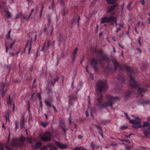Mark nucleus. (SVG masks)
<instances>
[{
    "instance_id": "44",
    "label": "nucleus",
    "mask_w": 150,
    "mask_h": 150,
    "mask_svg": "<svg viewBox=\"0 0 150 150\" xmlns=\"http://www.w3.org/2000/svg\"><path fill=\"white\" fill-rule=\"evenodd\" d=\"M2 92V96H3L4 95L5 93V92L4 91V89H2L1 90Z\"/></svg>"
},
{
    "instance_id": "25",
    "label": "nucleus",
    "mask_w": 150,
    "mask_h": 150,
    "mask_svg": "<svg viewBox=\"0 0 150 150\" xmlns=\"http://www.w3.org/2000/svg\"><path fill=\"white\" fill-rule=\"evenodd\" d=\"M15 123V129L16 130H17L18 128V122L16 120Z\"/></svg>"
},
{
    "instance_id": "42",
    "label": "nucleus",
    "mask_w": 150,
    "mask_h": 150,
    "mask_svg": "<svg viewBox=\"0 0 150 150\" xmlns=\"http://www.w3.org/2000/svg\"><path fill=\"white\" fill-rule=\"evenodd\" d=\"M131 4V3H130L127 6V8L129 10H130L131 8L130 7V5Z\"/></svg>"
},
{
    "instance_id": "20",
    "label": "nucleus",
    "mask_w": 150,
    "mask_h": 150,
    "mask_svg": "<svg viewBox=\"0 0 150 150\" xmlns=\"http://www.w3.org/2000/svg\"><path fill=\"white\" fill-rule=\"evenodd\" d=\"M42 145V144L40 142H37L36 145L35 147V149H36L37 148H39Z\"/></svg>"
},
{
    "instance_id": "39",
    "label": "nucleus",
    "mask_w": 150,
    "mask_h": 150,
    "mask_svg": "<svg viewBox=\"0 0 150 150\" xmlns=\"http://www.w3.org/2000/svg\"><path fill=\"white\" fill-rule=\"evenodd\" d=\"M134 135V134H132V133H131L128 136H127V135H125V137H126V138H130V136L131 135Z\"/></svg>"
},
{
    "instance_id": "17",
    "label": "nucleus",
    "mask_w": 150,
    "mask_h": 150,
    "mask_svg": "<svg viewBox=\"0 0 150 150\" xmlns=\"http://www.w3.org/2000/svg\"><path fill=\"white\" fill-rule=\"evenodd\" d=\"M112 60L114 64V66L115 67V70H116V67L118 66V64L117 63V61L115 58H114L112 59Z\"/></svg>"
},
{
    "instance_id": "59",
    "label": "nucleus",
    "mask_w": 150,
    "mask_h": 150,
    "mask_svg": "<svg viewBox=\"0 0 150 150\" xmlns=\"http://www.w3.org/2000/svg\"><path fill=\"white\" fill-rule=\"evenodd\" d=\"M141 23V22L140 21H139L138 23H137V25H138V26H139V25Z\"/></svg>"
},
{
    "instance_id": "46",
    "label": "nucleus",
    "mask_w": 150,
    "mask_h": 150,
    "mask_svg": "<svg viewBox=\"0 0 150 150\" xmlns=\"http://www.w3.org/2000/svg\"><path fill=\"white\" fill-rule=\"evenodd\" d=\"M134 28H135V30L137 34L139 33V32L137 30V27L135 26Z\"/></svg>"
},
{
    "instance_id": "27",
    "label": "nucleus",
    "mask_w": 150,
    "mask_h": 150,
    "mask_svg": "<svg viewBox=\"0 0 150 150\" xmlns=\"http://www.w3.org/2000/svg\"><path fill=\"white\" fill-rule=\"evenodd\" d=\"M114 19H112L111 22H113L115 23L116 26L117 25V18L114 17Z\"/></svg>"
},
{
    "instance_id": "49",
    "label": "nucleus",
    "mask_w": 150,
    "mask_h": 150,
    "mask_svg": "<svg viewBox=\"0 0 150 150\" xmlns=\"http://www.w3.org/2000/svg\"><path fill=\"white\" fill-rule=\"evenodd\" d=\"M126 148L127 149V150H131V148L130 147L128 146H127L126 147Z\"/></svg>"
},
{
    "instance_id": "62",
    "label": "nucleus",
    "mask_w": 150,
    "mask_h": 150,
    "mask_svg": "<svg viewBox=\"0 0 150 150\" xmlns=\"http://www.w3.org/2000/svg\"><path fill=\"white\" fill-rule=\"evenodd\" d=\"M73 85V82H72V85L71 86V87L72 88H74V86Z\"/></svg>"
},
{
    "instance_id": "1",
    "label": "nucleus",
    "mask_w": 150,
    "mask_h": 150,
    "mask_svg": "<svg viewBox=\"0 0 150 150\" xmlns=\"http://www.w3.org/2000/svg\"><path fill=\"white\" fill-rule=\"evenodd\" d=\"M107 88L106 82L105 80L99 81L97 83L96 89L97 91L96 94L99 96H98V98L97 100V102L96 103L97 105L99 108H103L106 106H110L112 108V102L117 100L116 97L110 96L105 100H103L101 93Z\"/></svg>"
},
{
    "instance_id": "9",
    "label": "nucleus",
    "mask_w": 150,
    "mask_h": 150,
    "mask_svg": "<svg viewBox=\"0 0 150 150\" xmlns=\"http://www.w3.org/2000/svg\"><path fill=\"white\" fill-rule=\"evenodd\" d=\"M31 47L32 45L31 43H27L26 44V47L24 50V52H25L26 50H28V53L29 54L30 53Z\"/></svg>"
},
{
    "instance_id": "43",
    "label": "nucleus",
    "mask_w": 150,
    "mask_h": 150,
    "mask_svg": "<svg viewBox=\"0 0 150 150\" xmlns=\"http://www.w3.org/2000/svg\"><path fill=\"white\" fill-rule=\"evenodd\" d=\"M137 51L139 52L140 53L141 52H142L141 50V49H140L139 48H137Z\"/></svg>"
},
{
    "instance_id": "33",
    "label": "nucleus",
    "mask_w": 150,
    "mask_h": 150,
    "mask_svg": "<svg viewBox=\"0 0 150 150\" xmlns=\"http://www.w3.org/2000/svg\"><path fill=\"white\" fill-rule=\"evenodd\" d=\"M76 54H73L72 57L73 58L72 61L74 62V59L76 57Z\"/></svg>"
},
{
    "instance_id": "36",
    "label": "nucleus",
    "mask_w": 150,
    "mask_h": 150,
    "mask_svg": "<svg viewBox=\"0 0 150 150\" xmlns=\"http://www.w3.org/2000/svg\"><path fill=\"white\" fill-rule=\"evenodd\" d=\"M91 146L93 150H94L95 144L93 143H92L91 144Z\"/></svg>"
},
{
    "instance_id": "40",
    "label": "nucleus",
    "mask_w": 150,
    "mask_h": 150,
    "mask_svg": "<svg viewBox=\"0 0 150 150\" xmlns=\"http://www.w3.org/2000/svg\"><path fill=\"white\" fill-rule=\"evenodd\" d=\"M61 127L63 129L64 131V132H65L66 131V128H65V126H61Z\"/></svg>"
},
{
    "instance_id": "4",
    "label": "nucleus",
    "mask_w": 150,
    "mask_h": 150,
    "mask_svg": "<svg viewBox=\"0 0 150 150\" xmlns=\"http://www.w3.org/2000/svg\"><path fill=\"white\" fill-rule=\"evenodd\" d=\"M25 139L24 137H22L19 140L13 139L12 140L11 145L12 147L21 146L23 144Z\"/></svg>"
},
{
    "instance_id": "31",
    "label": "nucleus",
    "mask_w": 150,
    "mask_h": 150,
    "mask_svg": "<svg viewBox=\"0 0 150 150\" xmlns=\"http://www.w3.org/2000/svg\"><path fill=\"white\" fill-rule=\"evenodd\" d=\"M32 13H31L28 16V17H25L24 18V19H26V20H28V19H29V18H30V16L31 15H32Z\"/></svg>"
},
{
    "instance_id": "54",
    "label": "nucleus",
    "mask_w": 150,
    "mask_h": 150,
    "mask_svg": "<svg viewBox=\"0 0 150 150\" xmlns=\"http://www.w3.org/2000/svg\"><path fill=\"white\" fill-rule=\"evenodd\" d=\"M52 108H53L54 109V111L55 112H56L57 111V110H56V109L54 107V106L53 105V106H52Z\"/></svg>"
},
{
    "instance_id": "29",
    "label": "nucleus",
    "mask_w": 150,
    "mask_h": 150,
    "mask_svg": "<svg viewBox=\"0 0 150 150\" xmlns=\"http://www.w3.org/2000/svg\"><path fill=\"white\" fill-rule=\"evenodd\" d=\"M16 42V41H14L10 45V47H9V48L10 49H11L12 47H13V45H14V44H15Z\"/></svg>"
},
{
    "instance_id": "41",
    "label": "nucleus",
    "mask_w": 150,
    "mask_h": 150,
    "mask_svg": "<svg viewBox=\"0 0 150 150\" xmlns=\"http://www.w3.org/2000/svg\"><path fill=\"white\" fill-rule=\"evenodd\" d=\"M41 124L42 125V126L44 127L46 126L47 125L46 123L43 122H42Z\"/></svg>"
},
{
    "instance_id": "14",
    "label": "nucleus",
    "mask_w": 150,
    "mask_h": 150,
    "mask_svg": "<svg viewBox=\"0 0 150 150\" xmlns=\"http://www.w3.org/2000/svg\"><path fill=\"white\" fill-rule=\"evenodd\" d=\"M51 79H49V80H50V82L52 83V85L54 86L55 83V82L57 81H58L59 79V77L58 76H57L56 78L54 79L52 78V77L51 76Z\"/></svg>"
},
{
    "instance_id": "55",
    "label": "nucleus",
    "mask_w": 150,
    "mask_h": 150,
    "mask_svg": "<svg viewBox=\"0 0 150 150\" xmlns=\"http://www.w3.org/2000/svg\"><path fill=\"white\" fill-rule=\"evenodd\" d=\"M88 102H89V103L90 104V97L89 96H88Z\"/></svg>"
},
{
    "instance_id": "22",
    "label": "nucleus",
    "mask_w": 150,
    "mask_h": 150,
    "mask_svg": "<svg viewBox=\"0 0 150 150\" xmlns=\"http://www.w3.org/2000/svg\"><path fill=\"white\" fill-rule=\"evenodd\" d=\"M46 146V148H47V147H53L52 148H53L54 147H55L54 145V144L52 143L48 144H47L46 146Z\"/></svg>"
},
{
    "instance_id": "51",
    "label": "nucleus",
    "mask_w": 150,
    "mask_h": 150,
    "mask_svg": "<svg viewBox=\"0 0 150 150\" xmlns=\"http://www.w3.org/2000/svg\"><path fill=\"white\" fill-rule=\"evenodd\" d=\"M141 4L144 5V0H142L141 1Z\"/></svg>"
},
{
    "instance_id": "5",
    "label": "nucleus",
    "mask_w": 150,
    "mask_h": 150,
    "mask_svg": "<svg viewBox=\"0 0 150 150\" xmlns=\"http://www.w3.org/2000/svg\"><path fill=\"white\" fill-rule=\"evenodd\" d=\"M41 139L44 141H50L51 139V136L48 132H45L44 134H40Z\"/></svg>"
},
{
    "instance_id": "30",
    "label": "nucleus",
    "mask_w": 150,
    "mask_h": 150,
    "mask_svg": "<svg viewBox=\"0 0 150 150\" xmlns=\"http://www.w3.org/2000/svg\"><path fill=\"white\" fill-rule=\"evenodd\" d=\"M127 128V126L125 125L122 126L120 127V129H125Z\"/></svg>"
},
{
    "instance_id": "11",
    "label": "nucleus",
    "mask_w": 150,
    "mask_h": 150,
    "mask_svg": "<svg viewBox=\"0 0 150 150\" xmlns=\"http://www.w3.org/2000/svg\"><path fill=\"white\" fill-rule=\"evenodd\" d=\"M55 144L60 148L61 149H66L67 147V145L65 144H62L59 142H56L55 143Z\"/></svg>"
},
{
    "instance_id": "53",
    "label": "nucleus",
    "mask_w": 150,
    "mask_h": 150,
    "mask_svg": "<svg viewBox=\"0 0 150 150\" xmlns=\"http://www.w3.org/2000/svg\"><path fill=\"white\" fill-rule=\"evenodd\" d=\"M86 117H88V116L89 115H88V111H87L86 112Z\"/></svg>"
},
{
    "instance_id": "63",
    "label": "nucleus",
    "mask_w": 150,
    "mask_h": 150,
    "mask_svg": "<svg viewBox=\"0 0 150 150\" xmlns=\"http://www.w3.org/2000/svg\"><path fill=\"white\" fill-rule=\"evenodd\" d=\"M2 128H4V129H5V126H4V124L3 123V124H2Z\"/></svg>"
},
{
    "instance_id": "34",
    "label": "nucleus",
    "mask_w": 150,
    "mask_h": 150,
    "mask_svg": "<svg viewBox=\"0 0 150 150\" xmlns=\"http://www.w3.org/2000/svg\"><path fill=\"white\" fill-rule=\"evenodd\" d=\"M40 150H47V149L46 146H44L40 149Z\"/></svg>"
},
{
    "instance_id": "37",
    "label": "nucleus",
    "mask_w": 150,
    "mask_h": 150,
    "mask_svg": "<svg viewBox=\"0 0 150 150\" xmlns=\"http://www.w3.org/2000/svg\"><path fill=\"white\" fill-rule=\"evenodd\" d=\"M81 148V146L76 147L74 149V150H79Z\"/></svg>"
},
{
    "instance_id": "2",
    "label": "nucleus",
    "mask_w": 150,
    "mask_h": 150,
    "mask_svg": "<svg viewBox=\"0 0 150 150\" xmlns=\"http://www.w3.org/2000/svg\"><path fill=\"white\" fill-rule=\"evenodd\" d=\"M129 74L130 79V85L134 88L137 91L138 94L141 96V97L143 96V93L144 92V91L140 88L137 85L135 80V78L134 76L132 75L133 73V71L132 69L129 67H128L126 68Z\"/></svg>"
},
{
    "instance_id": "26",
    "label": "nucleus",
    "mask_w": 150,
    "mask_h": 150,
    "mask_svg": "<svg viewBox=\"0 0 150 150\" xmlns=\"http://www.w3.org/2000/svg\"><path fill=\"white\" fill-rule=\"evenodd\" d=\"M11 30L9 31L8 32V34L6 35V38L10 40V38Z\"/></svg>"
},
{
    "instance_id": "24",
    "label": "nucleus",
    "mask_w": 150,
    "mask_h": 150,
    "mask_svg": "<svg viewBox=\"0 0 150 150\" xmlns=\"http://www.w3.org/2000/svg\"><path fill=\"white\" fill-rule=\"evenodd\" d=\"M131 94V92L129 91H127L125 93V96L127 98L129 97Z\"/></svg>"
},
{
    "instance_id": "61",
    "label": "nucleus",
    "mask_w": 150,
    "mask_h": 150,
    "mask_svg": "<svg viewBox=\"0 0 150 150\" xmlns=\"http://www.w3.org/2000/svg\"><path fill=\"white\" fill-rule=\"evenodd\" d=\"M120 30V28H117V30L116 31V32H118Z\"/></svg>"
},
{
    "instance_id": "48",
    "label": "nucleus",
    "mask_w": 150,
    "mask_h": 150,
    "mask_svg": "<svg viewBox=\"0 0 150 150\" xmlns=\"http://www.w3.org/2000/svg\"><path fill=\"white\" fill-rule=\"evenodd\" d=\"M5 45H6V52L7 53L8 52V47L6 46V44Z\"/></svg>"
},
{
    "instance_id": "50",
    "label": "nucleus",
    "mask_w": 150,
    "mask_h": 150,
    "mask_svg": "<svg viewBox=\"0 0 150 150\" xmlns=\"http://www.w3.org/2000/svg\"><path fill=\"white\" fill-rule=\"evenodd\" d=\"M119 25L120 27H121L122 28H123V25L122 24H119Z\"/></svg>"
},
{
    "instance_id": "6",
    "label": "nucleus",
    "mask_w": 150,
    "mask_h": 150,
    "mask_svg": "<svg viewBox=\"0 0 150 150\" xmlns=\"http://www.w3.org/2000/svg\"><path fill=\"white\" fill-rule=\"evenodd\" d=\"M114 19L113 16H110V17H104L102 18L101 19V23H108L110 21H111L112 19Z\"/></svg>"
},
{
    "instance_id": "15",
    "label": "nucleus",
    "mask_w": 150,
    "mask_h": 150,
    "mask_svg": "<svg viewBox=\"0 0 150 150\" xmlns=\"http://www.w3.org/2000/svg\"><path fill=\"white\" fill-rule=\"evenodd\" d=\"M24 117L23 116L21 117V119L20 120V125H21V128H23L24 125Z\"/></svg>"
},
{
    "instance_id": "12",
    "label": "nucleus",
    "mask_w": 150,
    "mask_h": 150,
    "mask_svg": "<svg viewBox=\"0 0 150 150\" xmlns=\"http://www.w3.org/2000/svg\"><path fill=\"white\" fill-rule=\"evenodd\" d=\"M37 34L35 32H33L30 36V37L31 41H35L36 40Z\"/></svg>"
},
{
    "instance_id": "45",
    "label": "nucleus",
    "mask_w": 150,
    "mask_h": 150,
    "mask_svg": "<svg viewBox=\"0 0 150 150\" xmlns=\"http://www.w3.org/2000/svg\"><path fill=\"white\" fill-rule=\"evenodd\" d=\"M49 150H57L56 147H54L53 148L50 149Z\"/></svg>"
},
{
    "instance_id": "21",
    "label": "nucleus",
    "mask_w": 150,
    "mask_h": 150,
    "mask_svg": "<svg viewBox=\"0 0 150 150\" xmlns=\"http://www.w3.org/2000/svg\"><path fill=\"white\" fill-rule=\"evenodd\" d=\"M45 103L46 104V105L48 106H50V107H52V106L50 104V103L47 100H45Z\"/></svg>"
},
{
    "instance_id": "7",
    "label": "nucleus",
    "mask_w": 150,
    "mask_h": 150,
    "mask_svg": "<svg viewBox=\"0 0 150 150\" xmlns=\"http://www.w3.org/2000/svg\"><path fill=\"white\" fill-rule=\"evenodd\" d=\"M150 103L148 100H141L138 102V104L139 105H143L144 106L145 105L148 104Z\"/></svg>"
},
{
    "instance_id": "19",
    "label": "nucleus",
    "mask_w": 150,
    "mask_h": 150,
    "mask_svg": "<svg viewBox=\"0 0 150 150\" xmlns=\"http://www.w3.org/2000/svg\"><path fill=\"white\" fill-rule=\"evenodd\" d=\"M108 4H112L115 3V0H106Z\"/></svg>"
},
{
    "instance_id": "58",
    "label": "nucleus",
    "mask_w": 150,
    "mask_h": 150,
    "mask_svg": "<svg viewBox=\"0 0 150 150\" xmlns=\"http://www.w3.org/2000/svg\"><path fill=\"white\" fill-rule=\"evenodd\" d=\"M27 1L28 2L33 3V0H27Z\"/></svg>"
},
{
    "instance_id": "47",
    "label": "nucleus",
    "mask_w": 150,
    "mask_h": 150,
    "mask_svg": "<svg viewBox=\"0 0 150 150\" xmlns=\"http://www.w3.org/2000/svg\"><path fill=\"white\" fill-rule=\"evenodd\" d=\"M6 147L7 149V150H11V149L9 147V146H6Z\"/></svg>"
},
{
    "instance_id": "28",
    "label": "nucleus",
    "mask_w": 150,
    "mask_h": 150,
    "mask_svg": "<svg viewBox=\"0 0 150 150\" xmlns=\"http://www.w3.org/2000/svg\"><path fill=\"white\" fill-rule=\"evenodd\" d=\"M22 15V13L21 12H20L18 13L16 16V19H17L18 18L20 17Z\"/></svg>"
},
{
    "instance_id": "60",
    "label": "nucleus",
    "mask_w": 150,
    "mask_h": 150,
    "mask_svg": "<svg viewBox=\"0 0 150 150\" xmlns=\"http://www.w3.org/2000/svg\"><path fill=\"white\" fill-rule=\"evenodd\" d=\"M39 98L40 100H41V96L40 94H39Z\"/></svg>"
},
{
    "instance_id": "38",
    "label": "nucleus",
    "mask_w": 150,
    "mask_h": 150,
    "mask_svg": "<svg viewBox=\"0 0 150 150\" xmlns=\"http://www.w3.org/2000/svg\"><path fill=\"white\" fill-rule=\"evenodd\" d=\"M122 142H128L129 143L130 142V141L128 140V139H127V140H125V139H122L121 140Z\"/></svg>"
},
{
    "instance_id": "8",
    "label": "nucleus",
    "mask_w": 150,
    "mask_h": 150,
    "mask_svg": "<svg viewBox=\"0 0 150 150\" xmlns=\"http://www.w3.org/2000/svg\"><path fill=\"white\" fill-rule=\"evenodd\" d=\"M99 62V60L97 58H94L92 60L91 65L93 68H95Z\"/></svg>"
},
{
    "instance_id": "23",
    "label": "nucleus",
    "mask_w": 150,
    "mask_h": 150,
    "mask_svg": "<svg viewBox=\"0 0 150 150\" xmlns=\"http://www.w3.org/2000/svg\"><path fill=\"white\" fill-rule=\"evenodd\" d=\"M5 11L8 14V18L10 17L11 16L10 13L9 11L8 8H6V9L5 10Z\"/></svg>"
},
{
    "instance_id": "52",
    "label": "nucleus",
    "mask_w": 150,
    "mask_h": 150,
    "mask_svg": "<svg viewBox=\"0 0 150 150\" xmlns=\"http://www.w3.org/2000/svg\"><path fill=\"white\" fill-rule=\"evenodd\" d=\"M100 135H101V136L103 138V132H102V131H101L100 132Z\"/></svg>"
},
{
    "instance_id": "32",
    "label": "nucleus",
    "mask_w": 150,
    "mask_h": 150,
    "mask_svg": "<svg viewBox=\"0 0 150 150\" xmlns=\"http://www.w3.org/2000/svg\"><path fill=\"white\" fill-rule=\"evenodd\" d=\"M141 38L140 37H139V38H138V41L139 43V44L140 45H141Z\"/></svg>"
},
{
    "instance_id": "56",
    "label": "nucleus",
    "mask_w": 150,
    "mask_h": 150,
    "mask_svg": "<svg viewBox=\"0 0 150 150\" xmlns=\"http://www.w3.org/2000/svg\"><path fill=\"white\" fill-rule=\"evenodd\" d=\"M82 136H81V135H79L78 136V138L79 139H81L82 138Z\"/></svg>"
},
{
    "instance_id": "13",
    "label": "nucleus",
    "mask_w": 150,
    "mask_h": 150,
    "mask_svg": "<svg viewBox=\"0 0 150 150\" xmlns=\"http://www.w3.org/2000/svg\"><path fill=\"white\" fill-rule=\"evenodd\" d=\"M116 6V5L112 6L110 7H108L107 9V12L110 13L113 11L115 9Z\"/></svg>"
},
{
    "instance_id": "18",
    "label": "nucleus",
    "mask_w": 150,
    "mask_h": 150,
    "mask_svg": "<svg viewBox=\"0 0 150 150\" xmlns=\"http://www.w3.org/2000/svg\"><path fill=\"white\" fill-rule=\"evenodd\" d=\"M8 83H4L3 82L1 83L0 84V86L1 87L3 88H4L5 87L7 86H8Z\"/></svg>"
},
{
    "instance_id": "16",
    "label": "nucleus",
    "mask_w": 150,
    "mask_h": 150,
    "mask_svg": "<svg viewBox=\"0 0 150 150\" xmlns=\"http://www.w3.org/2000/svg\"><path fill=\"white\" fill-rule=\"evenodd\" d=\"M148 126H150V123L148 121L144 122L142 125V127H144Z\"/></svg>"
},
{
    "instance_id": "64",
    "label": "nucleus",
    "mask_w": 150,
    "mask_h": 150,
    "mask_svg": "<svg viewBox=\"0 0 150 150\" xmlns=\"http://www.w3.org/2000/svg\"><path fill=\"white\" fill-rule=\"evenodd\" d=\"M50 45V42H48L47 43V47H48Z\"/></svg>"
},
{
    "instance_id": "35",
    "label": "nucleus",
    "mask_w": 150,
    "mask_h": 150,
    "mask_svg": "<svg viewBox=\"0 0 150 150\" xmlns=\"http://www.w3.org/2000/svg\"><path fill=\"white\" fill-rule=\"evenodd\" d=\"M78 48H76L74 50L73 54H76V53L78 51Z\"/></svg>"
},
{
    "instance_id": "10",
    "label": "nucleus",
    "mask_w": 150,
    "mask_h": 150,
    "mask_svg": "<svg viewBox=\"0 0 150 150\" xmlns=\"http://www.w3.org/2000/svg\"><path fill=\"white\" fill-rule=\"evenodd\" d=\"M143 131L145 136H148L150 134V126L149 127L147 128L144 129Z\"/></svg>"
},
{
    "instance_id": "3",
    "label": "nucleus",
    "mask_w": 150,
    "mask_h": 150,
    "mask_svg": "<svg viewBox=\"0 0 150 150\" xmlns=\"http://www.w3.org/2000/svg\"><path fill=\"white\" fill-rule=\"evenodd\" d=\"M132 116L135 118L134 120H130L129 121L130 123L133 124L132 127L135 129L139 128L142 127V125L141 123L142 121L141 118L138 116H134V115H132Z\"/></svg>"
},
{
    "instance_id": "57",
    "label": "nucleus",
    "mask_w": 150,
    "mask_h": 150,
    "mask_svg": "<svg viewBox=\"0 0 150 150\" xmlns=\"http://www.w3.org/2000/svg\"><path fill=\"white\" fill-rule=\"evenodd\" d=\"M124 114L127 117H128L129 116L127 113H124Z\"/></svg>"
}]
</instances>
